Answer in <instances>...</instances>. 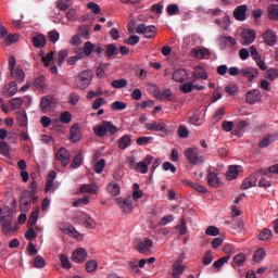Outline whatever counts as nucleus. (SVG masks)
Wrapping results in <instances>:
<instances>
[{"label": "nucleus", "instance_id": "nucleus-3", "mask_svg": "<svg viewBox=\"0 0 278 278\" xmlns=\"http://www.w3.org/2000/svg\"><path fill=\"white\" fill-rule=\"evenodd\" d=\"M92 81V73L90 71H83L76 77V86L79 90H86Z\"/></svg>", "mask_w": 278, "mask_h": 278}, {"label": "nucleus", "instance_id": "nucleus-7", "mask_svg": "<svg viewBox=\"0 0 278 278\" xmlns=\"http://www.w3.org/2000/svg\"><path fill=\"white\" fill-rule=\"evenodd\" d=\"M55 160L60 162L63 168H66L71 164V152L66 148L62 147L55 152Z\"/></svg>", "mask_w": 278, "mask_h": 278}, {"label": "nucleus", "instance_id": "nucleus-36", "mask_svg": "<svg viewBox=\"0 0 278 278\" xmlns=\"http://www.w3.org/2000/svg\"><path fill=\"white\" fill-rule=\"evenodd\" d=\"M83 53L87 56L90 58L92 55V51H94V43L90 41H86L83 47Z\"/></svg>", "mask_w": 278, "mask_h": 278}, {"label": "nucleus", "instance_id": "nucleus-47", "mask_svg": "<svg viewBox=\"0 0 278 278\" xmlns=\"http://www.w3.org/2000/svg\"><path fill=\"white\" fill-rule=\"evenodd\" d=\"M273 143V135H267L261 140L258 143L260 149H266V147H270Z\"/></svg>", "mask_w": 278, "mask_h": 278}, {"label": "nucleus", "instance_id": "nucleus-50", "mask_svg": "<svg viewBox=\"0 0 278 278\" xmlns=\"http://www.w3.org/2000/svg\"><path fill=\"white\" fill-rule=\"evenodd\" d=\"M0 155L8 157L10 155V144L5 141L0 142Z\"/></svg>", "mask_w": 278, "mask_h": 278}, {"label": "nucleus", "instance_id": "nucleus-22", "mask_svg": "<svg viewBox=\"0 0 278 278\" xmlns=\"http://www.w3.org/2000/svg\"><path fill=\"white\" fill-rule=\"evenodd\" d=\"M255 36L256 34H255V30L253 29H249L248 31H244L242 34L243 45H247V46L252 45V42L255 41Z\"/></svg>", "mask_w": 278, "mask_h": 278}, {"label": "nucleus", "instance_id": "nucleus-53", "mask_svg": "<svg viewBox=\"0 0 278 278\" xmlns=\"http://www.w3.org/2000/svg\"><path fill=\"white\" fill-rule=\"evenodd\" d=\"M60 121L64 125H68V123H71V121H73V115H71V112L65 111V112L61 113Z\"/></svg>", "mask_w": 278, "mask_h": 278}, {"label": "nucleus", "instance_id": "nucleus-20", "mask_svg": "<svg viewBox=\"0 0 278 278\" xmlns=\"http://www.w3.org/2000/svg\"><path fill=\"white\" fill-rule=\"evenodd\" d=\"M70 138L72 142H79V140H81V130L79 129V125L74 124L71 127Z\"/></svg>", "mask_w": 278, "mask_h": 278}, {"label": "nucleus", "instance_id": "nucleus-32", "mask_svg": "<svg viewBox=\"0 0 278 278\" xmlns=\"http://www.w3.org/2000/svg\"><path fill=\"white\" fill-rule=\"evenodd\" d=\"M267 12L269 21H278V4H270Z\"/></svg>", "mask_w": 278, "mask_h": 278}, {"label": "nucleus", "instance_id": "nucleus-46", "mask_svg": "<svg viewBox=\"0 0 278 278\" xmlns=\"http://www.w3.org/2000/svg\"><path fill=\"white\" fill-rule=\"evenodd\" d=\"M232 262L236 266H242L244 262H247V255H244V253H239L233 256Z\"/></svg>", "mask_w": 278, "mask_h": 278}, {"label": "nucleus", "instance_id": "nucleus-56", "mask_svg": "<svg viewBox=\"0 0 278 278\" xmlns=\"http://www.w3.org/2000/svg\"><path fill=\"white\" fill-rule=\"evenodd\" d=\"M202 262H203L204 266H210V264L212 262H214V255L212 254V250H208L205 252Z\"/></svg>", "mask_w": 278, "mask_h": 278}, {"label": "nucleus", "instance_id": "nucleus-37", "mask_svg": "<svg viewBox=\"0 0 278 278\" xmlns=\"http://www.w3.org/2000/svg\"><path fill=\"white\" fill-rule=\"evenodd\" d=\"M270 238H273V230L268 228L263 229L258 235V240H262L263 242H267Z\"/></svg>", "mask_w": 278, "mask_h": 278}, {"label": "nucleus", "instance_id": "nucleus-34", "mask_svg": "<svg viewBox=\"0 0 278 278\" xmlns=\"http://www.w3.org/2000/svg\"><path fill=\"white\" fill-rule=\"evenodd\" d=\"M84 164V155H81V152L77 153L72 163H71V168H79Z\"/></svg>", "mask_w": 278, "mask_h": 278}, {"label": "nucleus", "instance_id": "nucleus-30", "mask_svg": "<svg viewBox=\"0 0 278 278\" xmlns=\"http://www.w3.org/2000/svg\"><path fill=\"white\" fill-rule=\"evenodd\" d=\"M194 58L198 60H204V58H210V50L207 48H199L192 51Z\"/></svg>", "mask_w": 278, "mask_h": 278}, {"label": "nucleus", "instance_id": "nucleus-15", "mask_svg": "<svg viewBox=\"0 0 278 278\" xmlns=\"http://www.w3.org/2000/svg\"><path fill=\"white\" fill-rule=\"evenodd\" d=\"M238 42L236 41V38L231 36H220L219 37V47L220 49H227V47H236Z\"/></svg>", "mask_w": 278, "mask_h": 278}, {"label": "nucleus", "instance_id": "nucleus-51", "mask_svg": "<svg viewBox=\"0 0 278 278\" xmlns=\"http://www.w3.org/2000/svg\"><path fill=\"white\" fill-rule=\"evenodd\" d=\"M66 58H68V50L59 51L56 58V63L59 64V66H62V64H64V60H66Z\"/></svg>", "mask_w": 278, "mask_h": 278}, {"label": "nucleus", "instance_id": "nucleus-40", "mask_svg": "<svg viewBox=\"0 0 278 278\" xmlns=\"http://www.w3.org/2000/svg\"><path fill=\"white\" fill-rule=\"evenodd\" d=\"M79 36L81 38H85V40H88L90 38V26L88 25H81L78 27Z\"/></svg>", "mask_w": 278, "mask_h": 278}, {"label": "nucleus", "instance_id": "nucleus-16", "mask_svg": "<svg viewBox=\"0 0 278 278\" xmlns=\"http://www.w3.org/2000/svg\"><path fill=\"white\" fill-rule=\"evenodd\" d=\"M173 81H177L178 84H184L186 79H188V72L186 70H176L172 75Z\"/></svg>", "mask_w": 278, "mask_h": 278}, {"label": "nucleus", "instance_id": "nucleus-54", "mask_svg": "<svg viewBox=\"0 0 278 278\" xmlns=\"http://www.w3.org/2000/svg\"><path fill=\"white\" fill-rule=\"evenodd\" d=\"M132 188H134L132 199L135 201H138V199H142V190H140V185L136 182L134 184Z\"/></svg>", "mask_w": 278, "mask_h": 278}, {"label": "nucleus", "instance_id": "nucleus-26", "mask_svg": "<svg viewBox=\"0 0 278 278\" xmlns=\"http://www.w3.org/2000/svg\"><path fill=\"white\" fill-rule=\"evenodd\" d=\"M33 45L36 49H40L47 45V37L42 34L37 35L33 38Z\"/></svg>", "mask_w": 278, "mask_h": 278}, {"label": "nucleus", "instance_id": "nucleus-18", "mask_svg": "<svg viewBox=\"0 0 278 278\" xmlns=\"http://www.w3.org/2000/svg\"><path fill=\"white\" fill-rule=\"evenodd\" d=\"M172 277L180 278L184 275V270H186V265H181L179 262H175L172 266Z\"/></svg>", "mask_w": 278, "mask_h": 278}, {"label": "nucleus", "instance_id": "nucleus-41", "mask_svg": "<svg viewBox=\"0 0 278 278\" xmlns=\"http://www.w3.org/2000/svg\"><path fill=\"white\" fill-rule=\"evenodd\" d=\"M16 40H18L17 34H9L7 35V38L3 40L2 45H4V47H10V45H14Z\"/></svg>", "mask_w": 278, "mask_h": 278}, {"label": "nucleus", "instance_id": "nucleus-57", "mask_svg": "<svg viewBox=\"0 0 278 278\" xmlns=\"http://www.w3.org/2000/svg\"><path fill=\"white\" fill-rule=\"evenodd\" d=\"M206 236H220V229H218V227L216 226H208L205 230Z\"/></svg>", "mask_w": 278, "mask_h": 278}, {"label": "nucleus", "instance_id": "nucleus-49", "mask_svg": "<svg viewBox=\"0 0 278 278\" xmlns=\"http://www.w3.org/2000/svg\"><path fill=\"white\" fill-rule=\"evenodd\" d=\"M18 205L21 212H29V208L31 207V202L30 200H18Z\"/></svg>", "mask_w": 278, "mask_h": 278}, {"label": "nucleus", "instance_id": "nucleus-4", "mask_svg": "<svg viewBox=\"0 0 278 278\" xmlns=\"http://www.w3.org/2000/svg\"><path fill=\"white\" fill-rule=\"evenodd\" d=\"M151 247H153V240L149 238H144V240L139 239L135 243V249L143 255H151Z\"/></svg>", "mask_w": 278, "mask_h": 278}, {"label": "nucleus", "instance_id": "nucleus-61", "mask_svg": "<svg viewBox=\"0 0 278 278\" xmlns=\"http://www.w3.org/2000/svg\"><path fill=\"white\" fill-rule=\"evenodd\" d=\"M180 90L185 94H188V93L192 92V90H194V85H192V83H185L180 86Z\"/></svg>", "mask_w": 278, "mask_h": 278}, {"label": "nucleus", "instance_id": "nucleus-44", "mask_svg": "<svg viewBox=\"0 0 278 278\" xmlns=\"http://www.w3.org/2000/svg\"><path fill=\"white\" fill-rule=\"evenodd\" d=\"M226 177L228 181H232V179H236L238 177V167L236 165H232L229 167Z\"/></svg>", "mask_w": 278, "mask_h": 278}, {"label": "nucleus", "instance_id": "nucleus-1", "mask_svg": "<svg viewBox=\"0 0 278 278\" xmlns=\"http://www.w3.org/2000/svg\"><path fill=\"white\" fill-rule=\"evenodd\" d=\"M93 134L99 138H105L106 134L109 136H114L115 134H118V127L112 124V122L102 121L99 126L93 128Z\"/></svg>", "mask_w": 278, "mask_h": 278}, {"label": "nucleus", "instance_id": "nucleus-10", "mask_svg": "<svg viewBox=\"0 0 278 278\" xmlns=\"http://www.w3.org/2000/svg\"><path fill=\"white\" fill-rule=\"evenodd\" d=\"M260 175H262V173L257 170L250 175L249 177H247L241 184L242 190H249V188L257 186V179H260Z\"/></svg>", "mask_w": 278, "mask_h": 278}, {"label": "nucleus", "instance_id": "nucleus-25", "mask_svg": "<svg viewBox=\"0 0 278 278\" xmlns=\"http://www.w3.org/2000/svg\"><path fill=\"white\" fill-rule=\"evenodd\" d=\"M16 118L21 127H27V112H25V109L16 112Z\"/></svg>", "mask_w": 278, "mask_h": 278}, {"label": "nucleus", "instance_id": "nucleus-12", "mask_svg": "<svg viewBox=\"0 0 278 278\" xmlns=\"http://www.w3.org/2000/svg\"><path fill=\"white\" fill-rule=\"evenodd\" d=\"M249 10V7L247 4H241L237 7L233 11V18L236 21H247V12Z\"/></svg>", "mask_w": 278, "mask_h": 278}, {"label": "nucleus", "instance_id": "nucleus-31", "mask_svg": "<svg viewBox=\"0 0 278 278\" xmlns=\"http://www.w3.org/2000/svg\"><path fill=\"white\" fill-rule=\"evenodd\" d=\"M118 47H116L114 43H109L105 46V55L110 60V58H113V55H118Z\"/></svg>", "mask_w": 278, "mask_h": 278}, {"label": "nucleus", "instance_id": "nucleus-27", "mask_svg": "<svg viewBox=\"0 0 278 278\" xmlns=\"http://www.w3.org/2000/svg\"><path fill=\"white\" fill-rule=\"evenodd\" d=\"M40 216V207H36L35 211L30 213L27 225L28 227H34L36 223H38V218Z\"/></svg>", "mask_w": 278, "mask_h": 278}, {"label": "nucleus", "instance_id": "nucleus-60", "mask_svg": "<svg viewBox=\"0 0 278 278\" xmlns=\"http://www.w3.org/2000/svg\"><path fill=\"white\" fill-rule=\"evenodd\" d=\"M34 266L35 268H45V266H47V262L42 256L38 255L34 261Z\"/></svg>", "mask_w": 278, "mask_h": 278}, {"label": "nucleus", "instance_id": "nucleus-58", "mask_svg": "<svg viewBox=\"0 0 278 278\" xmlns=\"http://www.w3.org/2000/svg\"><path fill=\"white\" fill-rule=\"evenodd\" d=\"M125 45H130V47H136L140 42V37L137 35H131L129 38L124 40Z\"/></svg>", "mask_w": 278, "mask_h": 278}, {"label": "nucleus", "instance_id": "nucleus-9", "mask_svg": "<svg viewBox=\"0 0 278 278\" xmlns=\"http://www.w3.org/2000/svg\"><path fill=\"white\" fill-rule=\"evenodd\" d=\"M144 128L148 131H162V134H165V135L170 134V130H168V128H166V124H164V122L147 123L144 125Z\"/></svg>", "mask_w": 278, "mask_h": 278}, {"label": "nucleus", "instance_id": "nucleus-43", "mask_svg": "<svg viewBox=\"0 0 278 278\" xmlns=\"http://www.w3.org/2000/svg\"><path fill=\"white\" fill-rule=\"evenodd\" d=\"M111 109L115 112H123V110H127V103L123 101H115L111 104Z\"/></svg>", "mask_w": 278, "mask_h": 278}, {"label": "nucleus", "instance_id": "nucleus-13", "mask_svg": "<svg viewBox=\"0 0 278 278\" xmlns=\"http://www.w3.org/2000/svg\"><path fill=\"white\" fill-rule=\"evenodd\" d=\"M261 100H262V93L257 89L249 91L245 96V101L250 105H255V103H257Z\"/></svg>", "mask_w": 278, "mask_h": 278}, {"label": "nucleus", "instance_id": "nucleus-21", "mask_svg": "<svg viewBox=\"0 0 278 278\" xmlns=\"http://www.w3.org/2000/svg\"><path fill=\"white\" fill-rule=\"evenodd\" d=\"M128 147H131V135H124L118 139V149L125 151Z\"/></svg>", "mask_w": 278, "mask_h": 278}, {"label": "nucleus", "instance_id": "nucleus-39", "mask_svg": "<svg viewBox=\"0 0 278 278\" xmlns=\"http://www.w3.org/2000/svg\"><path fill=\"white\" fill-rule=\"evenodd\" d=\"M264 257H266V250H264V248H260L255 251L253 255V262H256V263L262 262Z\"/></svg>", "mask_w": 278, "mask_h": 278}, {"label": "nucleus", "instance_id": "nucleus-6", "mask_svg": "<svg viewBox=\"0 0 278 278\" xmlns=\"http://www.w3.org/2000/svg\"><path fill=\"white\" fill-rule=\"evenodd\" d=\"M136 34H142L143 38H155L157 28L154 25L139 24L137 25Z\"/></svg>", "mask_w": 278, "mask_h": 278}, {"label": "nucleus", "instance_id": "nucleus-28", "mask_svg": "<svg viewBox=\"0 0 278 278\" xmlns=\"http://www.w3.org/2000/svg\"><path fill=\"white\" fill-rule=\"evenodd\" d=\"M258 173H261V175H264V177H270V175H278V164L271 165L266 169L261 168L258 169Z\"/></svg>", "mask_w": 278, "mask_h": 278}, {"label": "nucleus", "instance_id": "nucleus-8", "mask_svg": "<svg viewBox=\"0 0 278 278\" xmlns=\"http://www.w3.org/2000/svg\"><path fill=\"white\" fill-rule=\"evenodd\" d=\"M117 205L123 210L124 214H131L134 212V200L131 197L128 198H118L116 200Z\"/></svg>", "mask_w": 278, "mask_h": 278}, {"label": "nucleus", "instance_id": "nucleus-29", "mask_svg": "<svg viewBox=\"0 0 278 278\" xmlns=\"http://www.w3.org/2000/svg\"><path fill=\"white\" fill-rule=\"evenodd\" d=\"M241 74L243 77H247L249 81H253V79L257 77V70L248 67L245 70H241Z\"/></svg>", "mask_w": 278, "mask_h": 278}, {"label": "nucleus", "instance_id": "nucleus-42", "mask_svg": "<svg viewBox=\"0 0 278 278\" xmlns=\"http://www.w3.org/2000/svg\"><path fill=\"white\" fill-rule=\"evenodd\" d=\"M229 260H231V256L227 255L224 256L222 258H218L217 261H215L213 263L214 268H216L217 270H220L222 266H225V264H227V262H229Z\"/></svg>", "mask_w": 278, "mask_h": 278}, {"label": "nucleus", "instance_id": "nucleus-24", "mask_svg": "<svg viewBox=\"0 0 278 278\" xmlns=\"http://www.w3.org/2000/svg\"><path fill=\"white\" fill-rule=\"evenodd\" d=\"M10 73L12 79H15V81H18L20 84L25 81V72L21 67L12 70Z\"/></svg>", "mask_w": 278, "mask_h": 278}, {"label": "nucleus", "instance_id": "nucleus-48", "mask_svg": "<svg viewBox=\"0 0 278 278\" xmlns=\"http://www.w3.org/2000/svg\"><path fill=\"white\" fill-rule=\"evenodd\" d=\"M128 81L125 78L116 79L111 83L112 88L121 89L127 86Z\"/></svg>", "mask_w": 278, "mask_h": 278}, {"label": "nucleus", "instance_id": "nucleus-45", "mask_svg": "<svg viewBox=\"0 0 278 278\" xmlns=\"http://www.w3.org/2000/svg\"><path fill=\"white\" fill-rule=\"evenodd\" d=\"M89 203H90V197L85 195L84 198L75 200L73 202V207H80L81 205H88Z\"/></svg>", "mask_w": 278, "mask_h": 278}, {"label": "nucleus", "instance_id": "nucleus-62", "mask_svg": "<svg viewBox=\"0 0 278 278\" xmlns=\"http://www.w3.org/2000/svg\"><path fill=\"white\" fill-rule=\"evenodd\" d=\"M60 261H61L62 267L65 268L66 270H70V268L72 267V265H71V261L68 260V256L62 254V255L60 256Z\"/></svg>", "mask_w": 278, "mask_h": 278}, {"label": "nucleus", "instance_id": "nucleus-14", "mask_svg": "<svg viewBox=\"0 0 278 278\" xmlns=\"http://www.w3.org/2000/svg\"><path fill=\"white\" fill-rule=\"evenodd\" d=\"M86 257H88V253L85 249H77L72 254V260L76 264H81L83 262H86Z\"/></svg>", "mask_w": 278, "mask_h": 278}, {"label": "nucleus", "instance_id": "nucleus-23", "mask_svg": "<svg viewBox=\"0 0 278 278\" xmlns=\"http://www.w3.org/2000/svg\"><path fill=\"white\" fill-rule=\"evenodd\" d=\"M52 101H53V98H51L50 96H46V97L41 98L40 108H41V112L43 114H47V112H49V110H51Z\"/></svg>", "mask_w": 278, "mask_h": 278}, {"label": "nucleus", "instance_id": "nucleus-35", "mask_svg": "<svg viewBox=\"0 0 278 278\" xmlns=\"http://www.w3.org/2000/svg\"><path fill=\"white\" fill-rule=\"evenodd\" d=\"M61 231H63V233H66L67 236H75V233H77V231L75 230V227H73V225L71 224H62L60 226Z\"/></svg>", "mask_w": 278, "mask_h": 278}, {"label": "nucleus", "instance_id": "nucleus-17", "mask_svg": "<svg viewBox=\"0 0 278 278\" xmlns=\"http://www.w3.org/2000/svg\"><path fill=\"white\" fill-rule=\"evenodd\" d=\"M192 78L193 81H199V79H207V72L202 66H195Z\"/></svg>", "mask_w": 278, "mask_h": 278}, {"label": "nucleus", "instance_id": "nucleus-63", "mask_svg": "<svg viewBox=\"0 0 278 278\" xmlns=\"http://www.w3.org/2000/svg\"><path fill=\"white\" fill-rule=\"evenodd\" d=\"M225 92H227V94H229L230 97H236V93L238 92V85L226 86Z\"/></svg>", "mask_w": 278, "mask_h": 278}, {"label": "nucleus", "instance_id": "nucleus-33", "mask_svg": "<svg viewBox=\"0 0 278 278\" xmlns=\"http://www.w3.org/2000/svg\"><path fill=\"white\" fill-rule=\"evenodd\" d=\"M99 190V188L96 185H81L80 186V192L83 194L87 193V194H97V191Z\"/></svg>", "mask_w": 278, "mask_h": 278}, {"label": "nucleus", "instance_id": "nucleus-19", "mask_svg": "<svg viewBox=\"0 0 278 278\" xmlns=\"http://www.w3.org/2000/svg\"><path fill=\"white\" fill-rule=\"evenodd\" d=\"M207 184L211 188H219L220 179L218 178V174L214 172H208L207 174Z\"/></svg>", "mask_w": 278, "mask_h": 278}, {"label": "nucleus", "instance_id": "nucleus-38", "mask_svg": "<svg viewBox=\"0 0 278 278\" xmlns=\"http://www.w3.org/2000/svg\"><path fill=\"white\" fill-rule=\"evenodd\" d=\"M108 191L112 197H118V194H121V187L116 182H111L108 186Z\"/></svg>", "mask_w": 278, "mask_h": 278}, {"label": "nucleus", "instance_id": "nucleus-59", "mask_svg": "<svg viewBox=\"0 0 278 278\" xmlns=\"http://www.w3.org/2000/svg\"><path fill=\"white\" fill-rule=\"evenodd\" d=\"M103 168H105V159H101L99 162L96 163L94 173L101 175V173H103Z\"/></svg>", "mask_w": 278, "mask_h": 278}, {"label": "nucleus", "instance_id": "nucleus-55", "mask_svg": "<svg viewBox=\"0 0 278 278\" xmlns=\"http://www.w3.org/2000/svg\"><path fill=\"white\" fill-rule=\"evenodd\" d=\"M85 268H86L87 273H94L98 268L97 261H94V260L88 261L85 265Z\"/></svg>", "mask_w": 278, "mask_h": 278}, {"label": "nucleus", "instance_id": "nucleus-2", "mask_svg": "<svg viewBox=\"0 0 278 278\" xmlns=\"http://www.w3.org/2000/svg\"><path fill=\"white\" fill-rule=\"evenodd\" d=\"M184 155L192 166H201L205 162V156L199 152V148H186Z\"/></svg>", "mask_w": 278, "mask_h": 278}, {"label": "nucleus", "instance_id": "nucleus-64", "mask_svg": "<svg viewBox=\"0 0 278 278\" xmlns=\"http://www.w3.org/2000/svg\"><path fill=\"white\" fill-rule=\"evenodd\" d=\"M278 77V70L277 68H270L267 71V79L270 81H275V79Z\"/></svg>", "mask_w": 278, "mask_h": 278}, {"label": "nucleus", "instance_id": "nucleus-11", "mask_svg": "<svg viewBox=\"0 0 278 278\" xmlns=\"http://www.w3.org/2000/svg\"><path fill=\"white\" fill-rule=\"evenodd\" d=\"M263 40L265 45H267V47H275V45H277L278 41L277 33L273 29H267L263 34Z\"/></svg>", "mask_w": 278, "mask_h": 278}, {"label": "nucleus", "instance_id": "nucleus-52", "mask_svg": "<svg viewBox=\"0 0 278 278\" xmlns=\"http://www.w3.org/2000/svg\"><path fill=\"white\" fill-rule=\"evenodd\" d=\"M12 110H20L23 106V100L21 98H12L9 101Z\"/></svg>", "mask_w": 278, "mask_h": 278}, {"label": "nucleus", "instance_id": "nucleus-5", "mask_svg": "<svg viewBox=\"0 0 278 278\" xmlns=\"http://www.w3.org/2000/svg\"><path fill=\"white\" fill-rule=\"evenodd\" d=\"M0 225L2 227L3 233L10 236V233L18 231V225L12 227V216L5 215L0 218Z\"/></svg>", "mask_w": 278, "mask_h": 278}]
</instances>
